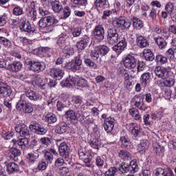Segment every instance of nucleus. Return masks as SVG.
I'll use <instances>...</instances> for the list:
<instances>
[{
  "label": "nucleus",
  "mask_w": 176,
  "mask_h": 176,
  "mask_svg": "<svg viewBox=\"0 0 176 176\" xmlns=\"http://www.w3.org/2000/svg\"><path fill=\"white\" fill-rule=\"evenodd\" d=\"M28 97L29 100L32 101H38L41 98V96L38 92H36L31 89H29L25 91V94L21 96L20 100L16 103V109L21 113V115H24L25 113H31L34 109L32 107L27 104V100L25 98Z\"/></svg>",
  "instance_id": "obj_1"
},
{
  "label": "nucleus",
  "mask_w": 176,
  "mask_h": 176,
  "mask_svg": "<svg viewBox=\"0 0 176 176\" xmlns=\"http://www.w3.org/2000/svg\"><path fill=\"white\" fill-rule=\"evenodd\" d=\"M25 63L26 65H29L28 68L30 71H32L33 72H42V71H45L46 68V65L43 62H35L30 58L25 60Z\"/></svg>",
  "instance_id": "obj_2"
},
{
  "label": "nucleus",
  "mask_w": 176,
  "mask_h": 176,
  "mask_svg": "<svg viewBox=\"0 0 176 176\" xmlns=\"http://www.w3.org/2000/svg\"><path fill=\"white\" fill-rule=\"evenodd\" d=\"M59 155L63 157L65 160V162H68L69 166H75L74 164V162H72V160L69 157V146L65 142H62L59 147Z\"/></svg>",
  "instance_id": "obj_3"
},
{
  "label": "nucleus",
  "mask_w": 176,
  "mask_h": 176,
  "mask_svg": "<svg viewBox=\"0 0 176 176\" xmlns=\"http://www.w3.org/2000/svg\"><path fill=\"white\" fill-rule=\"evenodd\" d=\"M119 32L115 28H110L107 30V43L113 46L119 42Z\"/></svg>",
  "instance_id": "obj_4"
},
{
  "label": "nucleus",
  "mask_w": 176,
  "mask_h": 176,
  "mask_svg": "<svg viewBox=\"0 0 176 176\" xmlns=\"http://www.w3.org/2000/svg\"><path fill=\"white\" fill-rule=\"evenodd\" d=\"M29 129L32 133H35V134H38V135H45L47 133V128L36 122V121H32L29 126Z\"/></svg>",
  "instance_id": "obj_5"
},
{
  "label": "nucleus",
  "mask_w": 176,
  "mask_h": 176,
  "mask_svg": "<svg viewBox=\"0 0 176 176\" xmlns=\"http://www.w3.org/2000/svg\"><path fill=\"white\" fill-rule=\"evenodd\" d=\"M19 27L21 32H27L28 34H34V30L32 29V27L31 26V23H30V21L27 20V18H25V16L21 17L19 22Z\"/></svg>",
  "instance_id": "obj_6"
},
{
  "label": "nucleus",
  "mask_w": 176,
  "mask_h": 176,
  "mask_svg": "<svg viewBox=\"0 0 176 176\" xmlns=\"http://www.w3.org/2000/svg\"><path fill=\"white\" fill-rule=\"evenodd\" d=\"M138 169V164H137V161L135 160L131 161L129 166L123 164L119 168L120 171H121L122 174H126V173H131V174H133L134 173H137Z\"/></svg>",
  "instance_id": "obj_7"
},
{
  "label": "nucleus",
  "mask_w": 176,
  "mask_h": 176,
  "mask_svg": "<svg viewBox=\"0 0 176 176\" xmlns=\"http://www.w3.org/2000/svg\"><path fill=\"white\" fill-rule=\"evenodd\" d=\"M67 69H71L72 72H76V71H80L82 68V59L79 57H75L74 60L67 63L65 65Z\"/></svg>",
  "instance_id": "obj_8"
},
{
  "label": "nucleus",
  "mask_w": 176,
  "mask_h": 176,
  "mask_svg": "<svg viewBox=\"0 0 176 176\" xmlns=\"http://www.w3.org/2000/svg\"><path fill=\"white\" fill-rule=\"evenodd\" d=\"M92 34L96 41L101 42V41H104V38H105V29L102 25L99 24L94 28Z\"/></svg>",
  "instance_id": "obj_9"
},
{
  "label": "nucleus",
  "mask_w": 176,
  "mask_h": 176,
  "mask_svg": "<svg viewBox=\"0 0 176 176\" xmlns=\"http://www.w3.org/2000/svg\"><path fill=\"white\" fill-rule=\"evenodd\" d=\"M43 153H44V162H45L47 164H52V163H53V160H54V156L53 155L55 156L58 155V153H57V151L54 148L43 150Z\"/></svg>",
  "instance_id": "obj_10"
},
{
  "label": "nucleus",
  "mask_w": 176,
  "mask_h": 176,
  "mask_svg": "<svg viewBox=\"0 0 176 176\" xmlns=\"http://www.w3.org/2000/svg\"><path fill=\"white\" fill-rule=\"evenodd\" d=\"M13 93V90H12V87L9 86L7 83L0 81V96L1 97H4L8 98V97H10L12 94Z\"/></svg>",
  "instance_id": "obj_11"
},
{
  "label": "nucleus",
  "mask_w": 176,
  "mask_h": 176,
  "mask_svg": "<svg viewBox=\"0 0 176 176\" xmlns=\"http://www.w3.org/2000/svg\"><path fill=\"white\" fill-rule=\"evenodd\" d=\"M124 65L128 69H134L137 68V60L134 56L128 55L124 59Z\"/></svg>",
  "instance_id": "obj_12"
},
{
  "label": "nucleus",
  "mask_w": 176,
  "mask_h": 176,
  "mask_svg": "<svg viewBox=\"0 0 176 176\" xmlns=\"http://www.w3.org/2000/svg\"><path fill=\"white\" fill-rule=\"evenodd\" d=\"M126 47H127V40L125 37H123L117 45H115L113 47V50L116 52V53L120 54Z\"/></svg>",
  "instance_id": "obj_13"
},
{
  "label": "nucleus",
  "mask_w": 176,
  "mask_h": 176,
  "mask_svg": "<svg viewBox=\"0 0 176 176\" xmlns=\"http://www.w3.org/2000/svg\"><path fill=\"white\" fill-rule=\"evenodd\" d=\"M103 127L107 133H111L115 127V118L113 117H109L104 121Z\"/></svg>",
  "instance_id": "obj_14"
},
{
  "label": "nucleus",
  "mask_w": 176,
  "mask_h": 176,
  "mask_svg": "<svg viewBox=\"0 0 176 176\" xmlns=\"http://www.w3.org/2000/svg\"><path fill=\"white\" fill-rule=\"evenodd\" d=\"M113 24L116 25V27L121 28V30H130V27H131V23L124 19H117L116 21H113Z\"/></svg>",
  "instance_id": "obj_15"
},
{
  "label": "nucleus",
  "mask_w": 176,
  "mask_h": 176,
  "mask_svg": "<svg viewBox=\"0 0 176 176\" xmlns=\"http://www.w3.org/2000/svg\"><path fill=\"white\" fill-rule=\"evenodd\" d=\"M171 45L172 47L166 52L165 54L166 56V58L174 60L176 55V38L172 40Z\"/></svg>",
  "instance_id": "obj_16"
},
{
  "label": "nucleus",
  "mask_w": 176,
  "mask_h": 176,
  "mask_svg": "<svg viewBox=\"0 0 176 176\" xmlns=\"http://www.w3.org/2000/svg\"><path fill=\"white\" fill-rule=\"evenodd\" d=\"M89 43H90V38L85 35L81 38L80 41L77 43L76 47L78 48L79 50H85Z\"/></svg>",
  "instance_id": "obj_17"
},
{
  "label": "nucleus",
  "mask_w": 176,
  "mask_h": 176,
  "mask_svg": "<svg viewBox=\"0 0 176 176\" xmlns=\"http://www.w3.org/2000/svg\"><path fill=\"white\" fill-rule=\"evenodd\" d=\"M65 116L69 122L72 123V124H76V123H78V114H76L74 110L66 111Z\"/></svg>",
  "instance_id": "obj_18"
},
{
  "label": "nucleus",
  "mask_w": 176,
  "mask_h": 176,
  "mask_svg": "<svg viewBox=\"0 0 176 176\" xmlns=\"http://www.w3.org/2000/svg\"><path fill=\"white\" fill-rule=\"evenodd\" d=\"M155 74L157 78H161V79H166L168 75V71L165 67L157 66L155 69Z\"/></svg>",
  "instance_id": "obj_19"
},
{
  "label": "nucleus",
  "mask_w": 176,
  "mask_h": 176,
  "mask_svg": "<svg viewBox=\"0 0 176 176\" xmlns=\"http://www.w3.org/2000/svg\"><path fill=\"white\" fill-rule=\"evenodd\" d=\"M132 102H133L135 107L138 108V109H140L141 111L145 110V108H144V99L140 96V95H135L132 98Z\"/></svg>",
  "instance_id": "obj_20"
},
{
  "label": "nucleus",
  "mask_w": 176,
  "mask_h": 176,
  "mask_svg": "<svg viewBox=\"0 0 176 176\" xmlns=\"http://www.w3.org/2000/svg\"><path fill=\"white\" fill-rule=\"evenodd\" d=\"M151 80H152V78H151V73L149 72L144 73L140 76V82L142 87H146V86H149Z\"/></svg>",
  "instance_id": "obj_21"
},
{
  "label": "nucleus",
  "mask_w": 176,
  "mask_h": 176,
  "mask_svg": "<svg viewBox=\"0 0 176 176\" xmlns=\"http://www.w3.org/2000/svg\"><path fill=\"white\" fill-rule=\"evenodd\" d=\"M69 130V126L65 122H61L59 125H57L55 129V132L57 134H65Z\"/></svg>",
  "instance_id": "obj_22"
},
{
  "label": "nucleus",
  "mask_w": 176,
  "mask_h": 176,
  "mask_svg": "<svg viewBox=\"0 0 176 176\" xmlns=\"http://www.w3.org/2000/svg\"><path fill=\"white\" fill-rule=\"evenodd\" d=\"M51 76L54 77L56 80H60L63 79V76H64V72L60 69L52 68L50 72Z\"/></svg>",
  "instance_id": "obj_23"
},
{
  "label": "nucleus",
  "mask_w": 176,
  "mask_h": 176,
  "mask_svg": "<svg viewBox=\"0 0 176 176\" xmlns=\"http://www.w3.org/2000/svg\"><path fill=\"white\" fill-rule=\"evenodd\" d=\"M21 68H23V64L21 62L14 61L12 64L8 65L7 69H10V71H12V72H19V71H21Z\"/></svg>",
  "instance_id": "obj_24"
},
{
  "label": "nucleus",
  "mask_w": 176,
  "mask_h": 176,
  "mask_svg": "<svg viewBox=\"0 0 176 176\" xmlns=\"http://www.w3.org/2000/svg\"><path fill=\"white\" fill-rule=\"evenodd\" d=\"M32 8L27 9L26 14L28 17L31 18V20L36 21V10H35V2L31 3Z\"/></svg>",
  "instance_id": "obj_25"
},
{
  "label": "nucleus",
  "mask_w": 176,
  "mask_h": 176,
  "mask_svg": "<svg viewBox=\"0 0 176 176\" xmlns=\"http://www.w3.org/2000/svg\"><path fill=\"white\" fill-rule=\"evenodd\" d=\"M136 43L139 47L144 49V47H148L149 46V43L148 40L143 36H139L136 38Z\"/></svg>",
  "instance_id": "obj_26"
},
{
  "label": "nucleus",
  "mask_w": 176,
  "mask_h": 176,
  "mask_svg": "<svg viewBox=\"0 0 176 176\" xmlns=\"http://www.w3.org/2000/svg\"><path fill=\"white\" fill-rule=\"evenodd\" d=\"M126 129L129 130V131H130L131 134L133 137H138V134H140V129L134 123L128 124L126 125Z\"/></svg>",
  "instance_id": "obj_27"
},
{
  "label": "nucleus",
  "mask_w": 176,
  "mask_h": 176,
  "mask_svg": "<svg viewBox=\"0 0 176 176\" xmlns=\"http://www.w3.org/2000/svg\"><path fill=\"white\" fill-rule=\"evenodd\" d=\"M120 142L122 148H125L126 149H130V148H131V142L130 139L126 136L120 137Z\"/></svg>",
  "instance_id": "obj_28"
},
{
  "label": "nucleus",
  "mask_w": 176,
  "mask_h": 176,
  "mask_svg": "<svg viewBox=\"0 0 176 176\" xmlns=\"http://www.w3.org/2000/svg\"><path fill=\"white\" fill-rule=\"evenodd\" d=\"M18 145L22 151H27L30 148V141L28 138H21L18 140Z\"/></svg>",
  "instance_id": "obj_29"
},
{
  "label": "nucleus",
  "mask_w": 176,
  "mask_h": 176,
  "mask_svg": "<svg viewBox=\"0 0 176 176\" xmlns=\"http://www.w3.org/2000/svg\"><path fill=\"white\" fill-rule=\"evenodd\" d=\"M118 155L120 159H122V160H131V153L126 150H119Z\"/></svg>",
  "instance_id": "obj_30"
},
{
  "label": "nucleus",
  "mask_w": 176,
  "mask_h": 176,
  "mask_svg": "<svg viewBox=\"0 0 176 176\" xmlns=\"http://www.w3.org/2000/svg\"><path fill=\"white\" fill-rule=\"evenodd\" d=\"M154 41L157 45L159 49H166V47L167 46V42L166 40H164V38L162 36L155 37Z\"/></svg>",
  "instance_id": "obj_31"
},
{
  "label": "nucleus",
  "mask_w": 176,
  "mask_h": 176,
  "mask_svg": "<svg viewBox=\"0 0 176 176\" xmlns=\"http://www.w3.org/2000/svg\"><path fill=\"white\" fill-rule=\"evenodd\" d=\"M7 171L8 173H19L20 166L14 162H10L7 165Z\"/></svg>",
  "instance_id": "obj_32"
},
{
  "label": "nucleus",
  "mask_w": 176,
  "mask_h": 176,
  "mask_svg": "<svg viewBox=\"0 0 176 176\" xmlns=\"http://www.w3.org/2000/svg\"><path fill=\"white\" fill-rule=\"evenodd\" d=\"M39 143L41 148H49L50 144H52V138L43 137L39 140Z\"/></svg>",
  "instance_id": "obj_33"
},
{
  "label": "nucleus",
  "mask_w": 176,
  "mask_h": 176,
  "mask_svg": "<svg viewBox=\"0 0 176 176\" xmlns=\"http://www.w3.org/2000/svg\"><path fill=\"white\" fill-rule=\"evenodd\" d=\"M143 54L146 61H153V60H155V55L153 54V52H152V50L149 49L144 50Z\"/></svg>",
  "instance_id": "obj_34"
},
{
  "label": "nucleus",
  "mask_w": 176,
  "mask_h": 176,
  "mask_svg": "<svg viewBox=\"0 0 176 176\" xmlns=\"http://www.w3.org/2000/svg\"><path fill=\"white\" fill-rule=\"evenodd\" d=\"M63 56L67 58L71 57V56H74L75 53V50L72 47L65 46L63 50Z\"/></svg>",
  "instance_id": "obj_35"
},
{
  "label": "nucleus",
  "mask_w": 176,
  "mask_h": 176,
  "mask_svg": "<svg viewBox=\"0 0 176 176\" xmlns=\"http://www.w3.org/2000/svg\"><path fill=\"white\" fill-rule=\"evenodd\" d=\"M131 20L133 21V27L134 28H136V30H141V28L144 27L142 21H141V19L139 18L133 16L131 18Z\"/></svg>",
  "instance_id": "obj_36"
},
{
  "label": "nucleus",
  "mask_w": 176,
  "mask_h": 176,
  "mask_svg": "<svg viewBox=\"0 0 176 176\" xmlns=\"http://www.w3.org/2000/svg\"><path fill=\"white\" fill-rule=\"evenodd\" d=\"M153 152L156 154V156H164V148L162 147L159 144L154 145Z\"/></svg>",
  "instance_id": "obj_37"
},
{
  "label": "nucleus",
  "mask_w": 176,
  "mask_h": 176,
  "mask_svg": "<svg viewBox=\"0 0 176 176\" xmlns=\"http://www.w3.org/2000/svg\"><path fill=\"white\" fill-rule=\"evenodd\" d=\"M175 84V78L174 77H166L163 81L162 85L165 87H173Z\"/></svg>",
  "instance_id": "obj_38"
},
{
  "label": "nucleus",
  "mask_w": 176,
  "mask_h": 176,
  "mask_svg": "<svg viewBox=\"0 0 176 176\" xmlns=\"http://www.w3.org/2000/svg\"><path fill=\"white\" fill-rule=\"evenodd\" d=\"M154 173L156 176H170L171 174H173V172H170V173H167V170L164 168H157Z\"/></svg>",
  "instance_id": "obj_39"
},
{
  "label": "nucleus",
  "mask_w": 176,
  "mask_h": 176,
  "mask_svg": "<svg viewBox=\"0 0 176 176\" xmlns=\"http://www.w3.org/2000/svg\"><path fill=\"white\" fill-rule=\"evenodd\" d=\"M77 85L79 87H88L89 82L83 77L77 76Z\"/></svg>",
  "instance_id": "obj_40"
},
{
  "label": "nucleus",
  "mask_w": 176,
  "mask_h": 176,
  "mask_svg": "<svg viewBox=\"0 0 176 176\" xmlns=\"http://www.w3.org/2000/svg\"><path fill=\"white\" fill-rule=\"evenodd\" d=\"M146 149H148V144L146 141H142L138 145V152L142 155L145 153Z\"/></svg>",
  "instance_id": "obj_41"
},
{
  "label": "nucleus",
  "mask_w": 176,
  "mask_h": 176,
  "mask_svg": "<svg viewBox=\"0 0 176 176\" xmlns=\"http://www.w3.org/2000/svg\"><path fill=\"white\" fill-rule=\"evenodd\" d=\"M84 63L85 64L86 67L90 68V69H97L98 68L97 64L90 58H85L84 60Z\"/></svg>",
  "instance_id": "obj_42"
},
{
  "label": "nucleus",
  "mask_w": 176,
  "mask_h": 176,
  "mask_svg": "<svg viewBox=\"0 0 176 176\" xmlns=\"http://www.w3.org/2000/svg\"><path fill=\"white\" fill-rule=\"evenodd\" d=\"M26 157L30 163L34 164L35 163V162H36L37 159L39 157V154H38V153H29L27 155Z\"/></svg>",
  "instance_id": "obj_43"
},
{
  "label": "nucleus",
  "mask_w": 176,
  "mask_h": 176,
  "mask_svg": "<svg viewBox=\"0 0 176 176\" xmlns=\"http://www.w3.org/2000/svg\"><path fill=\"white\" fill-rule=\"evenodd\" d=\"M45 122H47L48 124H53L57 122V116L54 113L47 114L45 116Z\"/></svg>",
  "instance_id": "obj_44"
},
{
  "label": "nucleus",
  "mask_w": 176,
  "mask_h": 176,
  "mask_svg": "<svg viewBox=\"0 0 176 176\" xmlns=\"http://www.w3.org/2000/svg\"><path fill=\"white\" fill-rule=\"evenodd\" d=\"M108 3V0H96L94 2V6L99 9H104Z\"/></svg>",
  "instance_id": "obj_45"
},
{
  "label": "nucleus",
  "mask_w": 176,
  "mask_h": 176,
  "mask_svg": "<svg viewBox=\"0 0 176 176\" xmlns=\"http://www.w3.org/2000/svg\"><path fill=\"white\" fill-rule=\"evenodd\" d=\"M71 2L75 8H80V6H86L87 5V0H71Z\"/></svg>",
  "instance_id": "obj_46"
},
{
  "label": "nucleus",
  "mask_w": 176,
  "mask_h": 176,
  "mask_svg": "<svg viewBox=\"0 0 176 176\" xmlns=\"http://www.w3.org/2000/svg\"><path fill=\"white\" fill-rule=\"evenodd\" d=\"M89 144L91 148L94 149H100V145H101V142L97 138H93L89 142Z\"/></svg>",
  "instance_id": "obj_47"
},
{
  "label": "nucleus",
  "mask_w": 176,
  "mask_h": 176,
  "mask_svg": "<svg viewBox=\"0 0 176 176\" xmlns=\"http://www.w3.org/2000/svg\"><path fill=\"white\" fill-rule=\"evenodd\" d=\"M100 56H107L109 52V48L107 45H100L96 47Z\"/></svg>",
  "instance_id": "obj_48"
},
{
  "label": "nucleus",
  "mask_w": 176,
  "mask_h": 176,
  "mask_svg": "<svg viewBox=\"0 0 176 176\" xmlns=\"http://www.w3.org/2000/svg\"><path fill=\"white\" fill-rule=\"evenodd\" d=\"M129 113L135 119V120H140V118H141V115H140V111H138V109L135 108H131L129 109Z\"/></svg>",
  "instance_id": "obj_49"
},
{
  "label": "nucleus",
  "mask_w": 176,
  "mask_h": 176,
  "mask_svg": "<svg viewBox=\"0 0 176 176\" xmlns=\"http://www.w3.org/2000/svg\"><path fill=\"white\" fill-rule=\"evenodd\" d=\"M91 159H93V156H91L90 153H88L85 157L81 158V160L84 161V163H85L87 167H91V164H90Z\"/></svg>",
  "instance_id": "obj_50"
},
{
  "label": "nucleus",
  "mask_w": 176,
  "mask_h": 176,
  "mask_svg": "<svg viewBox=\"0 0 176 176\" xmlns=\"http://www.w3.org/2000/svg\"><path fill=\"white\" fill-rule=\"evenodd\" d=\"M72 102L74 105L80 107V105H82V102H83V99L80 96H74L72 97Z\"/></svg>",
  "instance_id": "obj_51"
},
{
  "label": "nucleus",
  "mask_w": 176,
  "mask_h": 176,
  "mask_svg": "<svg viewBox=\"0 0 176 176\" xmlns=\"http://www.w3.org/2000/svg\"><path fill=\"white\" fill-rule=\"evenodd\" d=\"M52 9L54 12H56V13H58V12H60L61 9H63V6L58 2V1H54L52 3Z\"/></svg>",
  "instance_id": "obj_52"
},
{
  "label": "nucleus",
  "mask_w": 176,
  "mask_h": 176,
  "mask_svg": "<svg viewBox=\"0 0 176 176\" xmlns=\"http://www.w3.org/2000/svg\"><path fill=\"white\" fill-rule=\"evenodd\" d=\"M96 164L97 167H99V168H102L103 167H105V161H104V159H102L101 157L98 156L96 158Z\"/></svg>",
  "instance_id": "obj_53"
},
{
  "label": "nucleus",
  "mask_w": 176,
  "mask_h": 176,
  "mask_svg": "<svg viewBox=\"0 0 176 176\" xmlns=\"http://www.w3.org/2000/svg\"><path fill=\"white\" fill-rule=\"evenodd\" d=\"M38 25L41 28H46L49 27L47 16H44L40 19L38 21Z\"/></svg>",
  "instance_id": "obj_54"
},
{
  "label": "nucleus",
  "mask_w": 176,
  "mask_h": 176,
  "mask_svg": "<svg viewBox=\"0 0 176 176\" xmlns=\"http://www.w3.org/2000/svg\"><path fill=\"white\" fill-rule=\"evenodd\" d=\"M38 10L41 16H47L49 14V6H42L39 8Z\"/></svg>",
  "instance_id": "obj_55"
},
{
  "label": "nucleus",
  "mask_w": 176,
  "mask_h": 176,
  "mask_svg": "<svg viewBox=\"0 0 176 176\" xmlns=\"http://www.w3.org/2000/svg\"><path fill=\"white\" fill-rule=\"evenodd\" d=\"M10 153L14 156V160H16V157L21 156V151L16 148H10Z\"/></svg>",
  "instance_id": "obj_56"
},
{
  "label": "nucleus",
  "mask_w": 176,
  "mask_h": 176,
  "mask_svg": "<svg viewBox=\"0 0 176 176\" xmlns=\"http://www.w3.org/2000/svg\"><path fill=\"white\" fill-rule=\"evenodd\" d=\"M28 129V126H27V125H25L24 124H17L15 126V131L20 134V133H23V131H26Z\"/></svg>",
  "instance_id": "obj_57"
},
{
  "label": "nucleus",
  "mask_w": 176,
  "mask_h": 176,
  "mask_svg": "<svg viewBox=\"0 0 176 176\" xmlns=\"http://www.w3.org/2000/svg\"><path fill=\"white\" fill-rule=\"evenodd\" d=\"M155 61L158 64H166L167 63V57L163 55H157L155 57Z\"/></svg>",
  "instance_id": "obj_58"
},
{
  "label": "nucleus",
  "mask_w": 176,
  "mask_h": 176,
  "mask_svg": "<svg viewBox=\"0 0 176 176\" xmlns=\"http://www.w3.org/2000/svg\"><path fill=\"white\" fill-rule=\"evenodd\" d=\"M47 164L45 161L41 160L37 164V169H38L39 171H45V170L47 168Z\"/></svg>",
  "instance_id": "obj_59"
},
{
  "label": "nucleus",
  "mask_w": 176,
  "mask_h": 176,
  "mask_svg": "<svg viewBox=\"0 0 176 176\" xmlns=\"http://www.w3.org/2000/svg\"><path fill=\"white\" fill-rule=\"evenodd\" d=\"M90 56L93 60H97L100 58V52L97 47L91 51Z\"/></svg>",
  "instance_id": "obj_60"
},
{
  "label": "nucleus",
  "mask_w": 176,
  "mask_h": 176,
  "mask_svg": "<svg viewBox=\"0 0 176 176\" xmlns=\"http://www.w3.org/2000/svg\"><path fill=\"white\" fill-rule=\"evenodd\" d=\"M118 171L116 167H110L106 172L105 176H115L116 172Z\"/></svg>",
  "instance_id": "obj_61"
},
{
  "label": "nucleus",
  "mask_w": 176,
  "mask_h": 176,
  "mask_svg": "<svg viewBox=\"0 0 176 176\" xmlns=\"http://www.w3.org/2000/svg\"><path fill=\"white\" fill-rule=\"evenodd\" d=\"M47 21L48 23V26L52 27V25H56L58 23V21L54 18V16H47Z\"/></svg>",
  "instance_id": "obj_62"
},
{
  "label": "nucleus",
  "mask_w": 176,
  "mask_h": 176,
  "mask_svg": "<svg viewBox=\"0 0 176 176\" xmlns=\"http://www.w3.org/2000/svg\"><path fill=\"white\" fill-rule=\"evenodd\" d=\"M71 15V9L69 7H65L63 10V14H61V19H68Z\"/></svg>",
  "instance_id": "obj_63"
},
{
  "label": "nucleus",
  "mask_w": 176,
  "mask_h": 176,
  "mask_svg": "<svg viewBox=\"0 0 176 176\" xmlns=\"http://www.w3.org/2000/svg\"><path fill=\"white\" fill-rule=\"evenodd\" d=\"M12 13L14 16H21V14H24V11L23 10V8L17 6L14 8Z\"/></svg>",
  "instance_id": "obj_64"
}]
</instances>
